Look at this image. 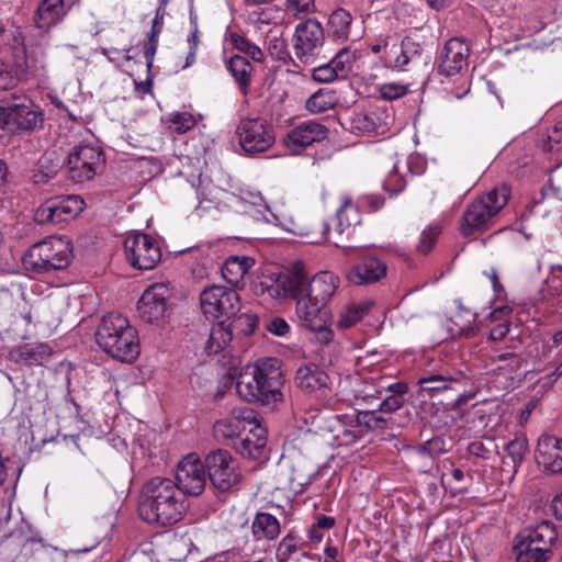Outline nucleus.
<instances>
[{"label": "nucleus", "mask_w": 562, "mask_h": 562, "mask_svg": "<svg viewBox=\"0 0 562 562\" xmlns=\"http://www.w3.org/2000/svg\"><path fill=\"white\" fill-rule=\"evenodd\" d=\"M261 294L274 300L293 299L296 301V314L302 322L327 315L326 305L337 289V278L327 271L312 279L305 274L302 263L281 273L274 281L259 284Z\"/></svg>", "instance_id": "nucleus-1"}, {"label": "nucleus", "mask_w": 562, "mask_h": 562, "mask_svg": "<svg viewBox=\"0 0 562 562\" xmlns=\"http://www.w3.org/2000/svg\"><path fill=\"white\" fill-rule=\"evenodd\" d=\"M186 509V497L172 480L156 476L144 484L138 506L144 521L171 526L182 518Z\"/></svg>", "instance_id": "nucleus-2"}, {"label": "nucleus", "mask_w": 562, "mask_h": 562, "mask_svg": "<svg viewBox=\"0 0 562 562\" xmlns=\"http://www.w3.org/2000/svg\"><path fill=\"white\" fill-rule=\"evenodd\" d=\"M95 339L105 353L121 362H133L140 352L136 328L120 313L103 316Z\"/></svg>", "instance_id": "nucleus-3"}, {"label": "nucleus", "mask_w": 562, "mask_h": 562, "mask_svg": "<svg viewBox=\"0 0 562 562\" xmlns=\"http://www.w3.org/2000/svg\"><path fill=\"white\" fill-rule=\"evenodd\" d=\"M510 196V188L501 184L477 196L463 213L460 225L465 237L482 233L494 225L498 213L506 206Z\"/></svg>", "instance_id": "nucleus-4"}, {"label": "nucleus", "mask_w": 562, "mask_h": 562, "mask_svg": "<svg viewBox=\"0 0 562 562\" xmlns=\"http://www.w3.org/2000/svg\"><path fill=\"white\" fill-rule=\"evenodd\" d=\"M43 124V113L25 93H11L0 100V132L20 135L33 132Z\"/></svg>", "instance_id": "nucleus-5"}, {"label": "nucleus", "mask_w": 562, "mask_h": 562, "mask_svg": "<svg viewBox=\"0 0 562 562\" xmlns=\"http://www.w3.org/2000/svg\"><path fill=\"white\" fill-rule=\"evenodd\" d=\"M72 259V246L66 236H49L34 244L23 258L24 266L36 273L66 269Z\"/></svg>", "instance_id": "nucleus-6"}, {"label": "nucleus", "mask_w": 562, "mask_h": 562, "mask_svg": "<svg viewBox=\"0 0 562 562\" xmlns=\"http://www.w3.org/2000/svg\"><path fill=\"white\" fill-rule=\"evenodd\" d=\"M200 307L207 319L231 318L240 311V297L233 288L212 284L201 291Z\"/></svg>", "instance_id": "nucleus-7"}, {"label": "nucleus", "mask_w": 562, "mask_h": 562, "mask_svg": "<svg viewBox=\"0 0 562 562\" xmlns=\"http://www.w3.org/2000/svg\"><path fill=\"white\" fill-rule=\"evenodd\" d=\"M324 42V29L316 19L308 18L299 23L293 35V50L296 59L305 66L315 64Z\"/></svg>", "instance_id": "nucleus-8"}, {"label": "nucleus", "mask_w": 562, "mask_h": 562, "mask_svg": "<svg viewBox=\"0 0 562 562\" xmlns=\"http://www.w3.org/2000/svg\"><path fill=\"white\" fill-rule=\"evenodd\" d=\"M204 467L210 482L221 492L236 487L241 481L237 461L227 450L209 452L204 458Z\"/></svg>", "instance_id": "nucleus-9"}, {"label": "nucleus", "mask_w": 562, "mask_h": 562, "mask_svg": "<svg viewBox=\"0 0 562 562\" xmlns=\"http://www.w3.org/2000/svg\"><path fill=\"white\" fill-rule=\"evenodd\" d=\"M236 134L243 150L250 155L267 151L276 142L273 127L260 117L241 120Z\"/></svg>", "instance_id": "nucleus-10"}, {"label": "nucleus", "mask_w": 562, "mask_h": 562, "mask_svg": "<svg viewBox=\"0 0 562 562\" xmlns=\"http://www.w3.org/2000/svg\"><path fill=\"white\" fill-rule=\"evenodd\" d=\"M124 250L130 265L138 270H151L161 260L158 241L147 234L137 233L126 237Z\"/></svg>", "instance_id": "nucleus-11"}, {"label": "nucleus", "mask_w": 562, "mask_h": 562, "mask_svg": "<svg viewBox=\"0 0 562 562\" xmlns=\"http://www.w3.org/2000/svg\"><path fill=\"white\" fill-rule=\"evenodd\" d=\"M104 166L103 151L98 146L78 145L68 155V169L76 182L91 180Z\"/></svg>", "instance_id": "nucleus-12"}, {"label": "nucleus", "mask_w": 562, "mask_h": 562, "mask_svg": "<svg viewBox=\"0 0 562 562\" xmlns=\"http://www.w3.org/2000/svg\"><path fill=\"white\" fill-rule=\"evenodd\" d=\"M85 209L79 195L52 198L35 211L34 221L38 224H61L75 218Z\"/></svg>", "instance_id": "nucleus-13"}, {"label": "nucleus", "mask_w": 562, "mask_h": 562, "mask_svg": "<svg viewBox=\"0 0 562 562\" xmlns=\"http://www.w3.org/2000/svg\"><path fill=\"white\" fill-rule=\"evenodd\" d=\"M176 481L183 496H199L206 485L204 462L195 453H189L178 463Z\"/></svg>", "instance_id": "nucleus-14"}, {"label": "nucleus", "mask_w": 562, "mask_h": 562, "mask_svg": "<svg viewBox=\"0 0 562 562\" xmlns=\"http://www.w3.org/2000/svg\"><path fill=\"white\" fill-rule=\"evenodd\" d=\"M389 114L381 108L346 113L341 125L355 134L380 135L389 130Z\"/></svg>", "instance_id": "nucleus-15"}, {"label": "nucleus", "mask_w": 562, "mask_h": 562, "mask_svg": "<svg viewBox=\"0 0 562 562\" xmlns=\"http://www.w3.org/2000/svg\"><path fill=\"white\" fill-rule=\"evenodd\" d=\"M423 61V45L411 36H405L398 45L393 44L383 56L384 65L397 71H409Z\"/></svg>", "instance_id": "nucleus-16"}, {"label": "nucleus", "mask_w": 562, "mask_h": 562, "mask_svg": "<svg viewBox=\"0 0 562 562\" xmlns=\"http://www.w3.org/2000/svg\"><path fill=\"white\" fill-rule=\"evenodd\" d=\"M469 44L460 37L449 38L438 54V74L445 77L459 75L468 67Z\"/></svg>", "instance_id": "nucleus-17"}, {"label": "nucleus", "mask_w": 562, "mask_h": 562, "mask_svg": "<svg viewBox=\"0 0 562 562\" xmlns=\"http://www.w3.org/2000/svg\"><path fill=\"white\" fill-rule=\"evenodd\" d=\"M169 295L170 291L164 283H154L148 286L137 303L139 316L147 323H155L164 318Z\"/></svg>", "instance_id": "nucleus-18"}, {"label": "nucleus", "mask_w": 562, "mask_h": 562, "mask_svg": "<svg viewBox=\"0 0 562 562\" xmlns=\"http://www.w3.org/2000/svg\"><path fill=\"white\" fill-rule=\"evenodd\" d=\"M327 137L328 128L311 120L290 130L284 137V144L293 154H300L307 146L323 142Z\"/></svg>", "instance_id": "nucleus-19"}, {"label": "nucleus", "mask_w": 562, "mask_h": 562, "mask_svg": "<svg viewBox=\"0 0 562 562\" xmlns=\"http://www.w3.org/2000/svg\"><path fill=\"white\" fill-rule=\"evenodd\" d=\"M490 362L493 372L504 375L507 386L515 384L521 374L522 368L527 364L525 357L515 348L492 350Z\"/></svg>", "instance_id": "nucleus-20"}, {"label": "nucleus", "mask_w": 562, "mask_h": 562, "mask_svg": "<svg viewBox=\"0 0 562 562\" xmlns=\"http://www.w3.org/2000/svg\"><path fill=\"white\" fill-rule=\"evenodd\" d=\"M356 58V52L342 48L329 63L313 68L312 77L315 81L323 83L345 79L351 72Z\"/></svg>", "instance_id": "nucleus-21"}, {"label": "nucleus", "mask_w": 562, "mask_h": 562, "mask_svg": "<svg viewBox=\"0 0 562 562\" xmlns=\"http://www.w3.org/2000/svg\"><path fill=\"white\" fill-rule=\"evenodd\" d=\"M255 372L259 373L258 402L269 405L283 400L281 389L283 386V374L279 367L263 363L255 367Z\"/></svg>", "instance_id": "nucleus-22"}, {"label": "nucleus", "mask_w": 562, "mask_h": 562, "mask_svg": "<svg viewBox=\"0 0 562 562\" xmlns=\"http://www.w3.org/2000/svg\"><path fill=\"white\" fill-rule=\"evenodd\" d=\"M536 459L544 472L551 474L562 473V438L552 435H542L538 439Z\"/></svg>", "instance_id": "nucleus-23"}, {"label": "nucleus", "mask_w": 562, "mask_h": 562, "mask_svg": "<svg viewBox=\"0 0 562 562\" xmlns=\"http://www.w3.org/2000/svg\"><path fill=\"white\" fill-rule=\"evenodd\" d=\"M387 266L384 261L374 256H367L353 265L346 277L349 282L356 285H368L385 278Z\"/></svg>", "instance_id": "nucleus-24"}, {"label": "nucleus", "mask_w": 562, "mask_h": 562, "mask_svg": "<svg viewBox=\"0 0 562 562\" xmlns=\"http://www.w3.org/2000/svg\"><path fill=\"white\" fill-rule=\"evenodd\" d=\"M295 385L303 392L326 393L331 389V379L328 373L314 363L301 366L295 373Z\"/></svg>", "instance_id": "nucleus-25"}, {"label": "nucleus", "mask_w": 562, "mask_h": 562, "mask_svg": "<svg viewBox=\"0 0 562 562\" xmlns=\"http://www.w3.org/2000/svg\"><path fill=\"white\" fill-rule=\"evenodd\" d=\"M467 382V375L461 371L450 373L442 371L439 373H429L418 380V384L423 391H427L431 396L435 393L443 391H457L459 386H463Z\"/></svg>", "instance_id": "nucleus-26"}, {"label": "nucleus", "mask_w": 562, "mask_h": 562, "mask_svg": "<svg viewBox=\"0 0 562 562\" xmlns=\"http://www.w3.org/2000/svg\"><path fill=\"white\" fill-rule=\"evenodd\" d=\"M43 69V65L19 64L13 59L8 65L0 59V91L15 88L20 81L37 76Z\"/></svg>", "instance_id": "nucleus-27"}, {"label": "nucleus", "mask_w": 562, "mask_h": 562, "mask_svg": "<svg viewBox=\"0 0 562 562\" xmlns=\"http://www.w3.org/2000/svg\"><path fill=\"white\" fill-rule=\"evenodd\" d=\"M255 260L248 256H233L225 260L222 267V276L228 284L236 288L245 286V276L254 267Z\"/></svg>", "instance_id": "nucleus-28"}, {"label": "nucleus", "mask_w": 562, "mask_h": 562, "mask_svg": "<svg viewBox=\"0 0 562 562\" xmlns=\"http://www.w3.org/2000/svg\"><path fill=\"white\" fill-rule=\"evenodd\" d=\"M227 69L233 76L240 92L244 95H247L252 80V64L244 56L234 55L227 61Z\"/></svg>", "instance_id": "nucleus-29"}, {"label": "nucleus", "mask_w": 562, "mask_h": 562, "mask_svg": "<svg viewBox=\"0 0 562 562\" xmlns=\"http://www.w3.org/2000/svg\"><path fill=\"white\" fill-rule=\"evenodd\" d=\"M251 532L256 540L272 541L281 532V526L278 518L269 513L259 512L256 514L251 524Z\"/></svg>", "instance_id": "nucleus-30"}, {"label": "nucleus", "mask_w": 562, "mask_h": 562, "mask_svg": "<svg viewBox=\"0 0 562 562\" xmlns=\"http://www.w3.org/2000/svg\"><path fill=\"white\" fill-rule=\"evenodd\" d=\"M65 14L63 0H42L34 15L38 29H49Z\"/></svg>", "instance_id": "nucleus-31"}, {"label": "nucleus", "mask_w": 562, "mask_h": 562, "mask_svg": "<svg viewBox=\"0 0 562 562\" xmlns=\"http://www.w3.org/2000/svg\"><path fill=\"white\" fill-rule=\"evenodd\" d=\"M352 15L349 11L338 8L328 18L326 24L327 34L337 42H344L349 38Z\"/></svg>", "instance_id": "nucleus-32"}, {"label": "nucleus", "mask_w": 562, "mask_h": 562, "mask_svg": "<svg viewBox=\"0 0 562 562\" xmlns=\"http://www.w3.org/2000/svg\"><path fill=\"white\" fill-rule=\"evenodd\" d=\"M18 361L27 366L43 364L52 356V348L46 344H23L14 350Z\"/></svg>", "instance_id": "nucleus-33"}, {"label": "nucleus", "mask_w": 562, "mask_h": 562, "mask_svg": "<svg viewBox=\"0 0 562 562\" xmlns=\"http://www.w3.org/2000/svg\"><path fill=\"white\" fill-rule=\"evenodd\" d=\"M259 373L255 372V368L243 371L236 382V392L248 402H258L260 392L258 391Z\"/></svg>", "instance_id": "nucleus-34"}, {"label": "nucleus", "mask_w": 562, "mask_h": 562, "mask_svg": "<svg viewBox=\"0 0 562 562\" xmlns=\"http://www.w3.org/2000/svg\"><path fill=\"white\" fill-rule=\"evenodd\" d=\"M337 232L341 235L346 228L352 225H358L361 222L360 212L358 206L352 202L349 196L341 198V205L336 212Z\"/></svg>", "instance_id": "nucleus-35"}, {"label": "nucleus", "mask_w": 562, "mask_h": 562, "mask_svg": "<svg viewBox=\"0 0 562 562\" xmlns=\"http://www.w3.org/2000/svg\"><path fill=\"white\" fill-rule=\"evenodd\" d=\"M226 41L237 50L244 53L249 56L254 61L261 63L265 59V55L262 49L250 42L244 35H240L236 32H227Z\"/></svg>", "instance_id": "nucleus-36"}, {"label": "nucleus", "mask_w": 562, "mask_h": 562, "mask_svg": "<svg viewBox=\"0 0 562 562\" xmlns=\"http://www.w3.org/2000/svg\"><path fill=\"white\" fill-rule=\"evenodd\" d=\"M337 101L334 91L319 89L306 100L305 106L311 113L318 114L333 109Z\"/></svg>", "instance_id": "nucleus-37"}, {"label": "nucleus", "mask_w": 562, "mask_h": 562, "mask_svg": "<svg viewBox=\"0 0 562 562\" xmlns=\"http://www.w3.org/2000/svg\"><path fill=\"white\" fill-rule=\"evenodd\" d=\"M475 318V313L460 308L451 318V322L457 327L456 329L451 328V330L454 331V335L464 336L467 338L473 337L477 331V327L474 324Z\"/></svg>", "instance_id": "nucleus-38"}, {"label": "nucleus", "mask_w": 562, "mask_h": 562, "mask_svg": "<svg viewBox=\"0 0 562 562\" xmlns=\"http://www.w3.org/2000/svg\"><path fill=\"white\" fill-rule=\"evenodd\" d=\"M519 533L525 535L528 538H532L538 542H542V544L549 546H553L558 538L554 525L546 520L539 522L535 527H527Z\"/></svg>", "instance_id": "nucleus-39"}, {"label": "nucleus", "mask_w": 562, "mask_h": 562, "mask_svg": "<svg viewBox=\"0 0 562 562\" xmlns=\"http://www.w3.org/2000/svg\"><path fill=\"white\" fill-rule=\"evenodd\" d=\"M166 127L175 134H186L196 125L195 117L189 112H175L165 120Z\"/></svg>", "instance_id": "nucleus-40"}, {"label": "nucleus", "mask_w": 562, "mask_h": 562, "mask_svg": "<svg viewBox=\"0 0 562 562\" xmlns=\"http://www.w3.org/2000/svg\"><path fill=\"white\" fill-rule=\"evenodd\" d=\"M233 335L228 328H226L223 322H220L212 328L210 338L206 342L205 350L207 353H217L223 350L232 341Z\"/></svg>", "instance_id": "nucleus-41"}, {"label": "nucleus", "mask_w": 562, "mask_h": 562, "mask_svg": "<svg viewBox=\"0 0 562 562\" xmlns=\"http://www.w3.org/2000/svg\"><path fill=\"white\" fill-rule=\"evenodd\" d=\"M355 423L367 431L384 430L387 428V419L379 416L376 411L358 412Z\"/></svg>", "instance_id": "nucleus-42"}, {"label": "nucleus", "mask_w": 562, "mask_h": 562, "mask_svg": "<svg viewBox=\"0 0 562 562\" xmlns=\"http://www.w3.org/2000/svg\"><path fill=\"white\" fill-rule=\"evenodd\" d=\"M244 429L243 422L236 417L218 420L214 425V435L217 439H233Z\"/></svg>", "instance_id": "nucleus-43"}, {"label": "nucleus", "mask_w": 562, "mask_h": 562, "mask_svg": "<svg viewBox=\"0 0 562 562\" xmlns=\"http://www.w3.org/2000/svg\"><path fill=\"white\" fill-rule=\"evenodd\" d=\"M265 447L266 441L262 438L255 440L248 435L235 443L237 452L254 460L261 458Z\"/></svg>", "instance_id": "nucleus-44"}, {"label": "nucleus", "mask_w": 562, "mask_h": 562, "mask_svg": "<svg viewBox=\"0 0 562 562\" xmlns=\"http://www.w3.org/2000/svg\"><path fill=\"white\" fill-rule=\"evenodd\" d=\"M326 317L327 315H322L311 322H303L304 326L314 333V339L322 345H328L334 337L333 330L326 326Z\"/></svg>", "instance_id": "nucleus-45"}, {"label": "nucleus", "mask_w": 562, "mask_h": 562, "mask_svg": "<svg viewBox=\"0 0 562 562\" xmlns=\"http://www.w3.org/2000/svg\"><path fill=\"white\" fill-rule=\"evenodd\" d=\"M266 45L272 58L277 60H285V58L289 57L286 43L280 33L269 31L266 36Z\"/></svg>", "instance_id": "nucleus-46"}, {"label": "nucleus", "mask_w": 562, "mask_h": 562, "mask_svg": "<svg viewBox=\"0 0 562 562\" xmlns=\"http://www.w3.org/2000/svg\"><path fill=\"white\" fill-rule=\"evenodd\" d=\"M10 44L13 50V60L19 64L37 65L33 59L30 61L26 55V47L24 43V36L20 27H15L11 32Z\"/></svg>", "instance_id": "nucleus-47"}, {"label": "nucleus", "mask_w": 562, "mask_h": 562, "mask_svg": "<svg viewBox=\"0 0 562 562\" xmlns=\"http://www.w3.org/2000/svg\"><path fill=\"white\" fill-rule=\"evenodd\" d=\"M441 234V226L431 224L422 232L416 250L422 255H427L434 248L439 235Z\"/></svg>", "instance_id": "nucleus-48"}, {"label": "nucleus", "mask_w": 562, "mask_h": 562, "mask_svg": "<svg viewBox=\"0 0 562 562\" xmlns=\"http://www.w3.org/2000/svg\"><path fill=\"white\" fill-rule=\"evenodd\" d=\"M508 456L512 458L516 470L524 461L528 451V440L525 437H516L506 445Z\"/></svg>", "instance_id": "nucleus-49"}, {"label": "nucleus", "mask_w": 562, "mask_h": 562, "mask_svg": "<svg viewBox=\"0 0 562 562\" xmlns=\"http://www.w3.org/2000/svg\"><path fill=\"white\" fill-rule=\"evenodd\" d=\"M369 308V304L352 305L348 307L347 311L344 314H341L338 321V326L340 328H349L353 326L359 321H361L366 314H368Z\"/></svg>", "instance_id": "nucleus-50"}, {"label": "nucleus", "mask_w": 562, "mask_h": 562, "mask_svg": "<svg viewBox=\"0 0 562 562\" xmlns=\"http://www.w3.org/2000/svg\"><path fill=\"white\" fill-rule=\"evenodd\" d=\"M516 562H548L551 555L543 553V549H527L515 544Z\"/></svg>", "instance_id": "nucleus-51"}, {"label": "nucleus", "mask_w": 562, "mask_h": 562, "mask_svg": "<svg viewBox=\"0 0 562 562\" xmlns=\"http://www.w3.org/2000/svg\"><path fill=\"white\" fill-rule=\"evenodd\" d=\"M296 551L297 538L290 532L280 541L277 548L276 558L279 562H288Z\"/></svg>", "instance_id": "nucleus-52"}, {"label": "nucleus", "mask_w": 562, "mask_h": 562, "mask_svg": "<svg viewBox=\"0 0 562 562\" xmlns=\"http://www.w3.org/2000/svg\"><path fill=\"white\" fill-rule=\"evenodd\" d=\"M417 452L435 457L446 451L445 440L440 437H432L416 447Z\"/></svg>", "instance_id": "nucleus-53"}, {"label": "nucleus", "mask_w": 562, "mask_h": 562, "mask_svg": "<svg viewBox=\"0 0 562 562\" xmlns=\"http://www.w3.org/2000/svg\"><path fill=\"white\" fill-rule=\"evenodd\" d=\"M405 187L404 178L398 173L397 167L394 165L383 182V188L391 195L401 192Z\"/></svg>", "instance_id": "nucleus-54"}, {"label": "nucleus", "mask_w": 562, "mask_h": 562, "mask_svg": "<svg viewBox=\"0 0 562 562\" xmlns=\"http://www.w3.org/2000/svg\"><path fill=\"white\" fill-rule=\"evenodd\" d=\"M407 91L408 88L406 85L397 82L384 83L380 87V94L382 99L390 101L404 97Z\"/></svg>", "instance_id": "nucleus-55"}, {"label": "nucleus", "mask_w": 562, "mask_h": 562, "mask_svg": "<svg viewBox=\"0 0 562 562\" xmlns=\"http://www.w3.org/2000/svg\"><path fill=\"white\" fill-rule=\"evenodd\" d=\"M286 10L294 15L313 13L316 10L315 0H286Z\"/></svg>", "instance_id": "nucleus-56"}, {"label": "nucleus", "mask_w": 562, "mask_h": 562, "mask_svg": "<svg viewBox=\"0 0 562 562\" xmlns=\"http://www.w3.org/2000/svg\"><path fill=\"white\" fill-rule=\"evenodd\" d=\"M516 544L525 547L527 549H535V548H539L541 550L543 549V553H546L547 555H551L552 554V547L553 546L542 544V542H538V541L533 540L532 538L526 537L525 535H520L519 533L517 536Z\"/></svg>", "instance_id": "nucleus-57"}, {"label": "nucleus", "mask_w": 562, "mask_h": 562, "mask_svg": "<svg viewBox=\"0 0 562 562\" xmlns=\"http://www.w3.org/2000/svg\"><path fill=\"white\" fill-rule=\"evenodd\" d=\"M404 398L389 395L381 402L379 412L391 414L400 409L404 405Z\"/></svg>", "instance_id": "nucleus-58"}, {"label": "nucleus", "mask_w": 562, "mask_h": 562, "mask_svg": "<svg viewBox=\"0 0 562 562\" xmlns=\"http://www.w3.org/2000/svg\"><path fill=\"white\" fill-rule=\"evenodd\" d=\"M267 329L276 336H285L290 331V325L281 317H274L267 325Z\"/></svg>", "instance_id": "nucleus-59"}, {"label": "nucleus", "mask_w": 562, "mask_h": 562, "mask_svg": "<svg viewBox=\"0 0 562 562\" xmlns=\"http://www.w3.org/2000/svg\"><path fill=\"white\" fill-rule=\"evenodd\" d=\"M158 38L149 36L148 42L144 47V56L146 58L147 68L150 69L153 67L154 56L157 50Z\"/></svg>", "instance_id": "nucleus-60"}, {"label": "nucleus", "mask_w": 562, "mask_h": 562, "mask_svg": "<svg viewBox=\"0 0 562 562\" xmlns=\"http://www.w3.org/2000/svg\"><path fill=\"white\" fill-rule=\"evenodd\" d=\"M509 331V327L506 323L494 326L488 334V340L496 341L504 338Z\"/></svg>", "instance_id": "nucleus-61"}, {"label": "nucleus", "mask_w": 562, "mask_h": 562, "mask_svg": "<svg viewBox=\"0 0 562 562\" xmlns=\"http://www.w3.org/2000/svg\"><path fill=\"white\" fill-rule=\"evenodd\" d=\"M468 451L475 457L487 459L490 450L481 441H473L469 445Z\"/></svg>", "instance_id": "nucleus-62"}, {"label": "nucleus", "mask_w": 562, "mask_h": 562, "mask_svg": "<svg viewBox=\"0 0 562 562\" xmlns=\"http://www.w3.org/2000/svg\"><path fill=\"white\" fill-rule=\"evenodd\" d=\"M164 15H165L164 10L158 8V10L156 12V16H155V19L153 21L151 31H150V35L149 36L158 38V36H159V34L161 33V30H162Z\"/></svg>", "instance_id": "nucleus-63"}, {"label": "nucleus", "mask_w": 562, "mask_h": 562, "mask_svg": "<svg viewBox=\"0 0 562 562\" xmlns=\"http://www.w3.org/2000/svg\"><path fill=\"white\" fill-rule=\"evenodd\" d=\"M386 390L391 393V396H395V397H400V398H404V395L407 393L408 391V386L406 383L404 382H396V383H392L390 384Z\"/></svg>", "instance_id": "nucleus-64"}]
</instances>
